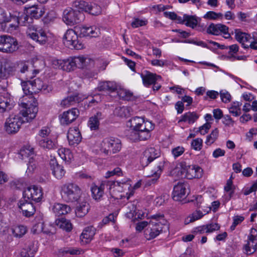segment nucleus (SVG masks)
Listing matches in <instances>:
<instances>
[{
  "label": "nucleus",
  "instance_id": "nucleus-1",
  "mask_svg": "<svg viewBox=\"0 0 257 257\" xmlns=\"http://www.w3.org/2000/svg\"><path fill=\"white\" fill-rule=\"evenodd\" d=\"M150 218L151 220L145 231V237L148 240L155 238L163 231L164 228H168L167 222L163 214H156L151 216Z\"/></svg>",
  "mask_w": 257,
  "mask_h": 257
},
{
  "label": "nucleus",
  "instance_id": "nucleus-2",
  "mask_svg": "<svg viewBox=\"0 0 257 257\" xmlns=\"http://www.w3.org/2000/svg\"><path fill=\"white\" fill-rule=\"evenodd\" d=\"M81 192L80 187L74 183H66L61 187L62 197L64 200L68 202L77 201L80 197Z\"/></svg>",
  "mask_w": 257,
  "mask_h": 257
},
{
  "label": "nucleus",
  "instance_id": "nucleus-3",
  "mask_svg": "<svg viewBox=\"0 0 257 257\" xmlns=\"http://www.w3.org/2000/svg\"><path fill=\"white\" fill-rule=\"evenodd\" d=\"M28 98L29 100L22 101L20 104L23 108V109L21 110L22 115L25 118V121H27L33 120L36 117L38 110L37 100L31 96Z\"/></svg>",
  "mask_w": 257,
  "mask_h": 257
},
{
  "label": "nucleus",
  "instance_id": "nucleus-4",
  "mask_svg": "<svg viewBox=\"0 0 257 257\" xmlns=\"http://www.w3.org/2000/svg\"><path fill=\"white\" fill-rule=\"evenodd\" d=\"M179 165L181 169L180 174L178 175L179 177L182 178L184 173V177L188 179L200 178L203 175V170L198 166L190 165L185 161L180 162Z\"/></svg>",
  "mask_w": 257,
  "mask_h": 257
},
{
  "label": "nucleus",
  "instance_id": "nucleus-5",
  "mask_svg": "<svg viewBox=\"0 0 257 257\" xmlns=\"http://www.w3.org/2000/svg\"><path fill=\"white\" fill-rule=\"evenodd\" d=\"M121 148V141L116 138H106L100 144L101 151L107 155L116 153L120 151Z\"/></svg>",
  "mask_w": 257,
  "mask_h": 257
},
{
  "label": "nucleus",
  "instance_id": "nucleus-6",
  "mask_svg": "<svg viewBox=\"0 0 257 257\" xmlns=\"http://www.w3.org/2000/svg\"><path fill=\"white\" fill-rule=\"evenodd\" d=\"M84 15L79 11L67 8L63 13V20L67 25H74L80 23L84 20Z\"/></svg>",
  "mask_w": 257,
  "mask_h": 257
},
{
  "label": "nucleus",
  "instance_id": "nucleus-7",
  "mask_svg": "<svg viewBox=\"0 0 257 257\" xmlns=\"http://www.w3.org/2000/svg\"><path fill=\"white\" fill-rule=\"evenodd\" d=\"M25 121V120L22 119L20 114H12L5 122L6 131L9 134H16L19 131L22 124Z\"/></svg>",
  "mask_w": 257,
  "mask_h": 257
},
{
  "label": "nucleus",
  "instance_id": "nucleus-8",
  "mask_svg": "<svg viewBox=\"0 0 257 257\" xmlns=\"http://www.w3.org/2000/svg\"><path fill=\"white\" fill-rule=\"evenodd\" d=\"M63 43L70 49L80 50L83 47L82 43L78 39V34L75 29H68L66 32L63 37Z\"/></svg>",
  "mask_w": 257,
  "mask_h": 257
},
{
  "label": "nucleus",
  "instance_id": "nucleus-9",
  "mask_svg": "<svg viewBox=\"0 0 257 257\" xmlns=\"http://www.w3.org/2000/svg\"><path fill=\"white\" fill-rule=\"evenodd\" d=\"M19 48L17 40L8 35L0 36V52L13 53Z\"/></svg>",
  "mask_w": 257,
  "mask_h": 257
},
{
  "label": "nucleus",
  "instance_id": "nucleus-10",
  "mask_svg": "<svg viewBox=\"0 0 257 257\" xmlns=\"http://www.w3.org/2000/svg\"><path fill=\"white\" fill-rule=\"evenodd\" d=\"M27 34L30 38L41 45L45 44L48 40L45 31L41 27L36 26L29 25L27 30Z\"/></svg>",
  "mask_w": 257,
  "mask_h": 257
},
{
  "label": "nucleus",
  "instance_id": "nucleus-11",
  "mask_svg": "<svg viewBox=\"0 0 257 257\" xmlns=\"http://www.w3.org/2000/svg\"><path fill=\"white\" fill-rule=\"evenodd\" d=\"M35 154L34 148L30 145L24 146L21 150L19 153V157L22 160L28 159V171L32 172L36 167L35 163L34 162Z\"/></svg>",
  "mask_w": 257,
  "mask_h": 257
},
{
  "label": "nucleus",
  "instance_id": "nucleus-12",
  "mask_svg": "<svg viewBox=\"0 0 257 257\" xmlns=\"http://www.w3.org/2000/svg\"><path fill=\"white\" fill-rule=\"evenodd\" d=\"M15 65V72L17 71L25 74L26 79H31L39 72L38 69H33V66L28 63L20 62Z\"/></svg>",
  "mask_w": 257,
  "mask_h": 257
},
{
  "label": "nucleus",
  "instance_id": "nucleus-13",
  "mask_svg": "<svg viewBox=\"0 0 257 257\" xmlns=\"http://www.w3.org/2000/svg\"><path fill=\"white\" fill-rule=\"evenodd\" d=\"M43 196L42 189L41 187L33 185L28 187L23 192V198L35 202H39Z\"/></svg>",
  "mask_w": 257,
  "mask_h": 257
},
{
  "label": "nucleus",
  "instance_id": "nucleus-14",
  "mask_svg": "<svg viewBox=\"0 0 257 257\" xmlns=\"http://www.w3.org/2000/svg\"><path fill=\"white\" fill-rule=\"evenodd\" d=\"M160 155L159 150L154 147L149 148L144 152L141 158V163L143 167L147 166L149 163L158 158Z\"/></svg>",
  "mask_w": 257,
  "mask_h": 257
},
{
  "label": "nucleus",
  "instance_id": "nucleus-15",
  "mask_svg": "<svg viewBox=\"0 0 257 257\" xmlns=\"http://www.w3.org/2000/svg\"><path fill=\"white\" fill-rule=\"evenodd\" d=\"M188 184L184 183H178L174 187L172 193V198L176 201H181L187 196Z\"/></svg>",
  "mask_w": 257,
  "mask_h": 257
},
{
  "label": "nucleus",
  "instance_id": "nucleus-16",
  "mask_svg": "<svg viewBox=\"0 0 257 257\" xmlns=\"http://www.w3.org/2000/svg\"><path fill=\"white\" fill-rule=\"evenodd\" d=\"M207 32L213 35H219L221 34L224 35V38L228 39L230 38V35L228 33V28L224 25L221 24H211L207 29Z\"/></svg>",
  "mask_w": 257,
  "mask_h": 257
},
{
  "label": "nucleus",
  "instance_id": "nucleus-17",
  "mask_svg": "<svg viewBox=\"0 0 257 257\" xmlns=\"http://www.w3.org/2000/svg\"><path fill=\"white\" fill-rule=\"evenodd\" d=\"M18 206L22 210L23 214L26 217L33 215L36 211L35 207L31 201L24 198L19 201Z\"/></svg>",
  "mask_w": 257,
  "mask_h": 257
},
{
  "label": "nucleus",
  "instance_id": "nucleus-18",
  "mask_svg": "<svg viewBox=\"0 0 257 257\" xmlns=\"http://www.w3.org/2000/svg\"><path fill=\"white\" fill-rule=\"evenodd\" d=\"M79 115V111L73 108L64 112L60 116V122L62 124H69L74 121Z\"/></svg>",
  "mask_w": 257,
  "mask_h": 257
},
{
  "label": "nucleus",
  "instance_id": "nucleus-19",
  "mask_svg": "<svg viewBox=\"0 0 257 257\" xmlns=\"http://www.w3.org/2000/svg\"><path fill=\"white\" fill-rule=\"evenodd\" d=\"M32 81L37 93L41 91L44 94H47L52 92L53 90V87L51 83L43 81L39 78H37Z\"/></svg>",
  "mask_w": 257,
  "mask_h": 257
},
{
  "label": "nucleus",
  "instance_id": "nucleus-20",
  "mask_svg": "<svg viewBox=\"0 0 257 257\" xmlns=\"http://www.w3.org/2000/svg\"><path fill=\"white\" fill-rule=\"evenodd\" d=\"M15 65L8 60L0 62V78L5 79L15 72Z\"/></svg>",
  "mask_w": 257,
  "mask_h": 257
},
{
  "label": "nucleus",
  "instance_id": "nucleus-21",
  "mask_svg": "<svg viewBox=\"0 0 257 257\" xmlns=\"http://www.w3.org/2000/svg\"><path fill=\"white\" fill-rule=\"evenodd\" d=\"M53 64L56 68L66 71H71L76 68L73 58L67 60H55Z\"/></svg>",
  "mask_w": 257,
  "mask_h": 257
},
{
  "label": "nucleus",
  "instance_id": "nucleus-22",
  "mask_svg": "<svg viewBox=\"0 0 257 257\" xmlns=\"http://www.w3.org/2000/svg\"><path fill=\"white\" fill-rule=\"evenodd\" d=\"M131 127L134 129L139 130L140 128L146 129L148 127L149 130H154V125L149 121H145L144 119L140 117H135L131 119Z\"/></svg>",
  "mask_w": 257,
  "mask_h": 257
},
{
  "label": "nucleus",
  "instance_id": "nucleus-23",
  "mask_svg": "<svg viewBox=\"0 0 257 257\" xmlns=\"http://www.w3.org/2000/svg\"><path fill=\"white\" fill-rule=\"evenodd\" d=\"M67 139L70 145H78L81 141V134L77 127H71L67 133Z\"/></svg>",
  "mask_w": 257,
  "mask_h": 257
},
{
  "label": "nucleus",
  "instance_id": "nucleus-24",
  "mask_svg": "<svg viewBox=\"0 0 257 257\" xmlns=\"http://www.w3.org/2000/svg\"><path fill=\"white\" fill-rule=\"evenodd\" d=\"M13 107L12 100L8 93L0 95V113L8 112Z\"/></svg>",
  "mask_w": 257,
  "mask_h": 257
},
{
  "label": "nucleus",
  "instance_id": "nucleus-25",
  "mask_svg": "<svg viewBox=\"0 0 257 257\" xmlns=\"http://www.w3.org/2000/svg\"><path fill=\"white\" fill-rule=\"evenodd\" d=\"M200 19L195 16L185 14L181 18L179 19V23L184 24L186 26L194 28L198 25Z\"/></svg>",
  "mask_w": 257,
  "mask_h": 257
},
{
  "label": "nucleus",
  "instance_id": "nucleus-26",
  "mask_svg": "<svg viewBox=\"0 0 257 257\" xmlns=\"http://www.w3.org/2000/svg\"><path fill=\"white\" fill-rule=\"evenodd\" d=\"M141 77L143 79V84L146 86H149L157 82L159 79H161V76L157 75L156 74L147 71L141 74Z\"/></svg>",
  "mask_w": 257,
  "mask_h": 257
},
{
  "label": "nucleus",
  "instance_id": "nucleus-27",
  "mask_svg": "<svg viewBox=\"0 0 257 257\" xmlns=\"http://www.w3.org/2000/svg\"><path fill=\"white\" fill-rule=\"evenodd\" d=\"M105 184L102 183L99 186L92 184L90 187L91 196L93 199L96 201H100L104 194Z\"/></svg>",
  "mask_w": 257,
  "mask_h": 257
},
{
  "label": "nucleus",
  "instance_id": "nucleus-28",
  "mask_svg": "<svg viewBox=\"0 0 257 257\" xmlns=\"http://www.w3.org/2000/svg\"><path fill=\"white\" fill-rule=\"evenodd\" d=\"M50 165L53 175L58 179L62 178L65 174L63 167L59 165L56 160H51Z\"/></svg>",
  "mask_w": 257,
  "mask_h": 257
},
{
  "label": "nucleus",
  "instance_id": "nucleus-29",
  "mask_svg": "<svg viewBox=\"0 0 257 257\" xmlns=\"http://www.w3.org/2000/svg\"><path fill=\"white\" fill-rule=\"evenodd\" d=\"M244 248L248 254L254 253L257 249V238L252 234L249 235L247 243L244 245Z\"/></svg>",
  "mask_w": 257,
  "mask_h": 257
},
{
  "label": "nucleus",
  "instance_id": "nucleus-30",
  "mask_svg": "<svg viewBox=\"0 0 257 257\" xmlns=\"http://www.w3.org/2000/svg\"><path fill=\"white\" fill-rule=\"evenodd\" d=\"M96 89L99 91L114 92L117 90V85L113 81H102L99 83Z\"/></svg>",
  "mask_w": 257,
  "mask_h": 257
},
{
  "label": "nucleus",
  "instance_id": "nucleus-31",
  "mask_svg": "<svg viewBox=\"0 0 257 257\" xmlns=\"http://www.w3.org/2000/svg\"><path fill=\"white\" fill-rule=\"evenodd\" d=\"M82 98L78 95H74L68 96L64 98L60 103V106L63 107H68L74 105L76 103L81 101Z\"/></svg>",
  "mask_w": 257,
  "mask_h": 257
},
{
  "label": "nucleus",
  "instance_id": "nucleus-32",
  "mask_svg": "<svg viewBox=\"0 0 257 257\" xmlns=\"http://www.w3.org/2000/svg\"><path fill=\"white\" fill-rule=\"evenodd\" d=\"M235 34L236 39L239 43H241L243 48H248V44H246L245 43H249V40L251 39L250 36L247 33L241 32L239 30H235Z\"/></svg>",
  "mask_w": 257,
  "mask_h": 257
},
{
  "label": "nucleus",
  "instance_id": "nucleus-33",
  "mask_svg": "<svg viewBox=\"0 0 257 257\" xmlns=\"http://www.w3.org/2000/svg\"><path fill=\"white\" fill-rule=\"evenodd\" d=\"M53 212L58 216L65 215L71 211V208L67 205L55 203L52 207Z\"/></svg>",
  "mask_w": 257,
  "mask_h": 257
},
{
  "label": "nucleus",
  "instance_id": "nucleus-34",
  "mask_svg": "<svg viewBox=\"0 0 257 257\" xmlns=\"http://www.w3.org/2000/svg\"><path fill=\"white\" fill-rule=\"evenodd\" d=\"M102 113L97 112L94 116L89 118L88 125L91 131L97 130L99 128V120L102 118Z\"/></svg>",
  "mask_w": 257,
  "mask_h": 257
},
{
  "label": "nucleus",
  "instance_id": "nucleus-35",
  "mask_svg": "<svg viewBox=\"0 0 257 257\" xmlns=\"http://www.w3.org/2000/svg\"><path fill=\"white\" fill-rule=\"evenodd\" d=\"M37 249L32 242H28L25 244L21 252V255L24 257H33L36 252Z\"/></svg>",
  "mask_w": 257,
  "mask_h": 257
},
{
  "label": "nucleus",
  "instance_id": "nucleus-36",
  "mask_svg": "<svg viewBox=\"0 0 257 257\" xmlns=\"http://www.w3.org/2000/svg\"><path fill=\"white\" fill-rule=\"evenodd\" d=\"M28 13L31 17L39 19L45 13L44 8L41 5H34L29 8Z\"/></svg>",
  "mask_w": 257,
  "mask_h": 257
},
{
  "label": "nucleus",
  "instance_id": "nucleus-37",
  "mask_svg": "<svg viewBox=\"0 0 257 257\" xmlns=\"http://www.w3.org/2000/svg\"><path fill=\"white\" fill-rule=\"evenodd\" d=\"M199 118V115L195 112H188L182 115L181 119L178 121L180 122H188L189 123H193Z\"/></svg>",
  "mask_w": 257,
  "mask_h": 257
},
{
  "label": "nucleus",
  "instance_id": "nucleus-38",
  "mask_svg": "<svg viewBox=\"0 0 257 257\" xmlns=\"http://www.w3.org/2000/svg\"><path fill=\"white\" fill-rule=\"evenodd\" d=\"M95 234V229L93 226H88L85 227L81 235V238L86 239L85 242L90 241Z\"/></svg>",
  "mask_w": 257,
  "mask_h": 257
},
{
  "label": "nucleus",
  "instance_id": "nucleus-39",
  "mask_svg": "<svg viewBox=\"0 0 257 257\" xmlns=\"http://www.w3.org/2000/svg\"><path fill=\"white\" fill-rule=\"evenodd\" d=\"M90 209L89 204L86 202H82L77 206L75 212L77 217H82L85 216Z\"/></svg>",
  "mask_w": 257,
  "mask_h": 257
},
{
  "label": "nucleus",
  "instance_id": "nucleus-40",
  "mask_svg": "<svg viewBox=\"0 0 257 257\" xmlns=\"http://www.w3.org/2000/svg\"><path fill=\"white\" fill-rule=\"evenodd\" d=\"M81 250L77 248H74L71 247H64L59 249L58 254L59 255H65L67 254L72 255L80 254Z\"/></svg>",
  "mask_w": 257,
  "mask_h": 257
},
{
  "label": "nucleus",
  "instance_id": "nucleus-41",
  "mask_svg": "<svg viewBox=\"0 0 257 257\" xmlns=\"http://www.w3.org/2000/svg\"><path fill=\"white\" fill-rule=\"evenodd\" d=\"M21 85L25 94L32 95L33 93H37L32 81H23L21 82Z\"/></svg>",
  "mask_w": 257,
  "mask_h": 257
},
{
  "label": "nucleus",
  "instance_id": "nucleus-42",
  "mask_svg": "<svg viewBox=\"0 0 257 257\" xmlns=\"http://www.w3.org/2000/svg\"><path fill=\"white\" fill-rule=\"evenodd\" d=\"M58 154L61 158L67 162L71 161L73 158V155L70 150L65 148H61L58 150Z\"/></svg>",
  "mask_w": 257,
  "mask_h": 257
},
{
  "label": "nucleus",
  "instance_id": "nucleus-43",
  "mask_svg": "<svg viewBox=\"0 0 257 257\" xmlns=\"http://www.w3.org/2000/svg\"><path fill=\"white\" fill-rule=\"evenodd\" d=\"M11 230L13 234L16 237H22L27 231L26 227L22 225L14 226Z\"/></svg>",
  "mask_w": 257,
  "mask_h": 257
},
{
  "label": "nucleus",
  "instance_id": "nucleus-44",
  "mask_svg": "<svg viewBox=\"0 0 257 257\" xmlns=\"http://www.w3.org/2000/svg\"><path fill=\"white\" fill-rule=\"evenodd\" d=\"M38 142L39 145L44 149L51 150L55 147V143L49 138H44V140H40Z\"/></svg>",
  "mask_w": 257,
  "mask_h": 257
},
{
  "label": "nucleus",
  "instance_id": "nucleus-45",
  "mask_svg": "<svg viewBox=\"0 0 257 257\" xmlns=\"http://www.w3.org/2000/svg\"><path fill=\"white\" fill-rule=\"evenodd\" d=\"M138 202L137 201H134L132 202H128L126 205V207L128 210L126 213V216L128 218H133L134 216V213L136 212L137 210V204Z\"/></svg>",
  "mask_w": 257,
  "mask_h": 257
},
{
  "label": "nucleus",
  "instance_id": "nucleus-46",
  "mask_svg": "<svg viewBox=\"0 0 257 257\" xmlns=\"http://www.w3.org/2000/svg\"><path fill=\"white\" fill-rule=\"evenodd\" d=\"M241 102L236 101L231 104V106L229 108V112L234 116H238L241 114Z\"/></svg>",
  "mask_w": 257,
  "mask_h": 257
},
{
  "label": "nucleus",
  "instance_id": "nucleus-47",
  "mask_svg": "<svg viewBox=\"0 0 257 257\" xmlns=\"http://www.w3.org/2000/svg\"><path fill=\"white\" fill-rule=\"evenodd\" d=\"M114 113L121 117H127L130 115V108L126 106L119 107L115 109Z\"/></svg>",
  "mask_w": 257,
  "mask_h": 257
},
{
  "label": "nucleus",
  "instance_id": "nucleus-48",
  "mask_svg": "<svg viewBox=\"0 0 257 257\" xmlns=\"http://www.w3.org/2000/svg\"><path fill=\"white\" fill-rule=\"evenodd\" d=\"M74 64L76 68H83L86 66L87 63V60L89 61V59H87L84 56H78L73 57Z\"/></svg>",
  "mask_w": 257,
  "mask_h": 257
},
{
  "label": "nucleus",
  "instance_id": "nucleus-49",
  "mask_svg": "<svg viewBox=\"0 0 257 257\" xmlns=\"http://www.w3.org/2000/svg\"><path fill=\"white\" fill-rule=\"evenodd\" d=\"M146 129L140 128L138 130L139 141H145L151 137L150 132L153 130H149L148 127Z\"/></svg>",
  "mask_w": 257,
  "mask_h": 257
},
{
  "label": "nucleus",
  "instance_id": "nucleus-50",
  "mask_svg": "<svg viewBox=\"0 0 257 257\" xmlns=\"http://www.w3.org/2000/svg\"><path fill=\"white\" fill-rule=\"evenodd\" d=\"M219 131L216 128L213 130L211 133L207 137L205 143L208 145L212 144L217 139L218 137Z\"/></svg>",
  "mask_w": 257,
  "mask_h": 257
},
{
  "label": "nucleus",
  "instance_id": "nucleus-51",
  "mask_svg": "<svg viewBox=\"0 0 257 257\" xmlns=\"http://www.w3.org/2000/svg\"><path fill=\"white\" fill-rule=\"evenodd\" d=\"M60 227L67 231H70L72 228V224L70 221L65 219L62 218L58 223Z\"/></svg>",
  "mask_w": 257,
  "mask_h": 257
},
{
  "label": "nucleus",
  "instance_id": "nucleus-52",
  "mask_svg": "<svg viewBox=\"0 0 257 257\" xmlns=\"http://www.w3.org/2000/svg\"><path fill=\"white\" fill-rule=\"evenodd\" d=\"M117 93L120 98L125 100H130L133 97V93L125 89H120Z\"/></svg>",
  "mask_w": 257,
  "mask_h": 257
},
{
  "label": "nucleus",
  "instance_id": "nucleus-53",
  "mask_svg": "<svg viewBox=\"0 0 257 257\" xmlns=\"http://www.w3.org/2000/svg\"><path fill=\"white\" fill-rule=\"evenodd\" d=\"M224 190L228 192L229 199H230L234 192V186L233 185L231 177L227 180L226 185L224 186Z\"/></svg>",
  "mask_w": 257,
  "mask_h": 257
},
{
  "label": "nucleus",
  "instance_id": "nucleus-54",
  "mask_svg": "<svg viewBox=\"0 0 257 257\" xmlns=\"http://www.w3.org/2000/svg\"><path fill=\"white\" fill-rule=\"evenodd\" d=\"M50 133V130L46 126L43 127L39 131L37 136V141H39L40 140H44V138H47V137Z\"/></svg>",
  "mask_w": 257,
  "mask_h": 257
},
{
  "label": "nucleus",
  "instance_id": "nucleus-55",
  "mask_svg": "<svg viewBox=\"0 0 257 257\" xmlns=\"http://www.w3.org/2000/svg\"><path fill=\"white\" fill-rule=\"evenodd\" d=\"M90 3L83 1L76 2L75 3V6L79 10L88 12L89 10V6Z\"/></svg>",
  "mask_w": 257,
  "mask_h": 257
},
{
  "label": "nucleus",
  "instance_id": "nucleus-56",
  "mask_svg": "<svg viewBox=\"0 0 257 257\" xmlns=\"http://www.w3.org/2000/svg\"><path fill=\"white\" fill-rule=\"evenodd\" d=\"M87 36L96 37L100 34V30L95 26L86 27Z\"/></svg>",
  "mask_w": 257,
  "mask_h": 257
},
{
  "label": "nucleus",
  "instance_id": "nucleus-57",
  "mask_svg": "<svg viewBox=\"0 0 257 257\" xmlns=\"http://www.w3.org/2000/svg\"><path fill=\"white\" fill-rule=\"evenodd\" d=\"M88 13L92 15H98L101 13V8L94 3H90Z\"/></svg>",
  "mask_w": 257,
  "mask_h": 257
},
{
  "label": "nucleus",
  "instance_id": "nucleus-58",
  "mask_svg": "<svg viewBox=\"0 0 257 257\" xmlns=\"http://www.w3.org/2000/svg\"><path fill=\"white\" fill-rule=\"evenodd\" d=\"M127 138L132 141L136 142L139 141L138 130L132 128L127 135Z\"/></svg>",
  "mask_w": 257,
  "mask_h": 257
},
{
  "label": "nucleus",
  "instance_id": "nucleus-59",
  "mask_svg": "<svg viewBox=\"0 0 257 257\" xmlns=\"http://www.w3.org/2000/svg\"><path fill=\"white\" fill-rule=\"evenodd\" d=\"M10 18V14L7 13L4 9L0 8V24L8 22Z\"/></svg>",
  "mask_w": 257,
  "mask_h": 257
},
{
  "label": "nucleus",
  "instance_id": "nucleus-60",
  "mask_svg": "<svg viewBox=\"0 0 257 257\" xmlns=\"http://www.w3.org/2000/svg\"><path fill=\"white\" fill-rule=\"evenodd\" d=\"M222 17L221 13H216L213 11L208 12L203 17L204 18L210 20H216Z\"/></svg>",
  "mask_w": 257,
  "mask_h": 257
},
{
  "label": "nucleus",
  "instance_id": "nucleus-61",
  "mask_svg": "<svg viewBox=\"0 0 257 257\" xmlns=\"http://www.w3.org/2000/svg\"><path fill=\"white\" fill-rule=\"evenodd\" d=\"M28 16L25 13H22L21 14H19L17 18V23L20 25H26L27 21L28 20Z\"/></svg>",
  "mask_w": 257,
  "mask_h": 257
},
{
  "label": "nucleus",
  "instance_id": "nucleus-62",
  "mask_svg": "<svg viewBox=\"0 0 257 257\" xmlns=\"http://www.w3.org/2000/svg\"><path fill=\"white\" fill-rule=\"evenodd\" d=\"M244 219V218L242 216H235L233 218V223L231 226H230V230L231 231H233L235 229V227L240 223Z\"/></svg>",
  "mask_w": 257,
  "mask_h": 257
},
{
  "label": "nucleus",
  "instance_id": "nucleus-63",
  "mask_svg": "<svg viewBox=\"0 0 257 257\" xmlns=\"http://www.w3.org/2000/svg\"><path fill=\"white\" fill-rule=\"evenodd\" d=\"M202 140L200 138H197L193 140L191 143V147L195 150L199 151L201 149L202 146Z\"/></svg>",
  "mask_w": 257,
  "mask_h": 257
},
{
  "label": "nucleus",
  "instance_id": "nucleus-64",
  "mask_svg": "<svg viewBox=\"0 0 257 257\" xmlns=\"http://www.w3.org/2000/svg\"><path fill=\"white\" fill-rule=\"evenodd\" d=\"M56 17V14L54 11L49 12L44 18V22L45 24H49L53 22Z\"/></svg>",
  "mask_w": 257,
  "mask_h": 257
}]
</instances>
